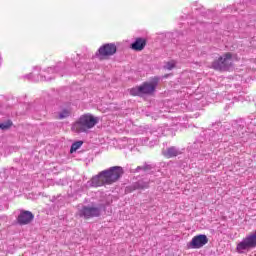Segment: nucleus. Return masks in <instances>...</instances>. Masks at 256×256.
<instances>
[{"label":"nucleus","instance_id":"5701e85b","mask_svg":"<svg viewBox=\"0 0 256 256\" xmlns=\"http://www.w3.org/2000/svg\"><path fill=\"white\" fill-rule=\"evenodd\" d=\"M51 201H52V203H55V201H57V198L55 196H53Z\"/></svg>","mask_w":256,"mask_h":256},{"label":"nucleus","instance_id":"f3484780","mask_svg":"<svg viewBox=\"0 0 256 256\" xmlns=\"http://www.w3.org/2000/svg\"><path fill=\"white\" fill-rule=\"evenodd\" d=\"M164 69H167L168 71H172V69H175V61L167 62L164 66Z\"/></svg>","mask_w":256,"mask_h":256},{"label":"nucleus","instance_id":"ddd939ff","mask_svg":"<svg viewBox=\"0 0 256 256\" xmlns=\"http://www.w3.org/2000/svg\"><path fill=\"white\" fill-rule=\"evenodd\" d=\"M83 145V141H76L71 145L70 153H75L78 149H81V146Z\"/></svg>","mask_w":256,"mask_h":256},{"label":"nucleus","instance_id":"2eb2a0df","mask_svg":"<svg viewBox=\"0 0 256 256\" xmlns=\"http://www.w3.org/2000/svg\"><path fill=\"white\" fill-rule=\"evenodd\" d=\"M60 70H61V66L50 67L47 69L46 73L48 75H51V73H59Z\"/></svg>","mask_w":256,"mask_h":256},{"label":"nucleus","instance_id":"4be33fe9","mask_svg":"<svg viewBox=\"0 0 256 256\" xmlns=\"http://www.w3.org/2000/svg\"><path fill=\"white\" fill-rule=\"evenodd\" d=\"M31 77H33V73H30V74L25 76L26 79H31Z\"/></svg>","mask_w":256,"mask_h":256},{"label":"nucleus","instance_id":"4468645a","mask_svg":"<svg viewBox=\"0 0 256 256\" xmlns=\"http://www.w3.org/2000/svg\"><path fill=\"white\" fill-rule=\"evenodd\" d=\"M71 115V110L69 109H63L59 115H58V119H67V117H69Z\"/></svg>","mask_w":256,"mask_h":256},{"label":"nucleus","instance_id":"7ed1b4c3","mask_svg":"<svg viewBox=\"0 0 256 256\" xmlns=\"http://www.w3.org/2000/svg\"><path fill=\"white\" fill-rule=\"evenodd\" d=\"M159 77H154L150 82H144L142 85L132 88L130 90V95L134 97H141L142 95H151L157 89L159 85Z\"/></svg>","mask_w":256,"mask_h":256},{"label":"nucleus","instance_id":"f03ea898","mask_svg":"<svg viewBox=\"0 0 256 256\" xmlns=\"http://www.w3.org/2000/svg\"><path fill=\"white\" fill-rule=\"evenodd\" d=\"M97 123H99L98 117H95L91 114H84L72 126V129L76 131V133H87V131H89V129H93Z\"/></svg>","mask_w":256,"mask_h":256},{"label":"nucleus","instance_id":"9b49d317","mask_svg":"<svg viewBox=\"0 0 256 256\" xmlns=\"http://www.w3.org/2000/svg\"><path fill=\"white\" fill-rule=\"evenodd\" d=\"M183 153L179 148L172 146L167 149V151L163 152V155L167 157L168 159H171V157H177L178 155H181Z\"/></svg>","mask_w":256,"mask_h":256},{"label":"nucleus","instance_id":"f257e3e1","mask_svg":"<svg viewBox=\"0 0 256 256\" xmlns=\"http://www.w3.org/2000/svg\"><path fill=\"white\" fill-rule=\"evenodd\" d=\"M122 175L123 167L113 166L92 177V179L87 182V185L88 187H103V185H113V183H116V181L121 179Z\"/></svg>","mask_w":256,"mask_h":256},{"label":"nucleus","instance_id":"dca6fc26","mask_svg":"<svg viewBox=\"0 0 256 256\" xmlns=\"http://www.w3.org/2000/svg\"><path fill=\"white\" fill-rule=\"evenodd\" d=\"M11 125H13V123L11 121L0 123V129H2V131H5V130L9 129V127H11Z\"/></svg>","mask_w":256,"mask_h":256},{"label":"nucleus","instance_id":"423d86ee","mask_svg":"<svg viewBox=\"0 0 256 256\" xmlns=\"http://www.w3.org/2000/svg\"><path fill=\"white\" fill-rule=\"evenodd\" d=\"M233 65V59L231 53H226L223 56H220L218 60L212 63V67L216 71H229Z\"/></svg>","mask_w":256,"mask_h":256},{"label":"nucleus","instance_id":"6e6552de","mask_svg":"<svg viewBox=\"0 0 256 256\" xmlns=\"http://www.w3.org/2000/svg\"><path fill=\"white\" fill-rule=\"evenodd\" d=\"M209 243V238L207 235L200 234L196 235L192 238V240L188 243V249H201L205 247Z\"/></svg>","mask_w":256,"mask_h":256},{"label":"nucleus","instance_id":"39448f33","mask_svg":"<svg viewBox=\"0 0 256 256\" xmlns=\"http://www.w3.org/2000/svg\"><path fill=\"white\" fill-rule=\"evenodd\" d=\"M105 209V206L100 204L98 206H83L79 211V217L84 219H93V217H100L101 212Z\"/></svg>","mask_w":256,"mask_h":256},{"label":"nucleus","instance_id":"412c9836","mask_svg":"<svg viewBox=\"0 0 256 256\" xmlns=\"http://www.w3.org/2000/svg\"><path fill=\"white\" fill-rule=\"evenodd\" d=\"M139 171H143V166H138L135 170L136 173H139Z\"/></svg>","mask_w":256,"mask_h":256},{"label":"nucleus","instance_id":"9d476101","mask_svg":"<svg viewBox=\"0 0 256 256\" xmlns=\"http://www.w3.org/2000/svg\"><path fill=\"white\" fill-rule=\"evenodd\" d=\"M146 45L147 40L145 38H136L130 47L133 51H143Z\"/></svg>","mask_w":256,"mask_h":256},{"label":"nucleus","instance_id":"20e7f679","mask_svg":"<svg viewBox=\"0 0 256 256\" xmlns=\"http://www.w3.org/2000/svg\"><path fill=\"white\" fill-rule=\"evenodd\" d=\"M251 249H256V230L246 235L236 246V251L240 255L249 253Z\"/></svg>","mask_w":256,"mask_h":256},{"label":"nucleus","instance_id":"0eeeda50","mask_svg":"<svg viewBox=\"0 0 256 256\" xmlns=\"http://www.w3.org/2000/svg\"><path fill=\"white\" fill-rule=\"evenodd\" d=\"M115 53H117V46L115 43H107L98 49L96 57H99V59H105V57H111Z\"/></svg>","mask_w":256,"mask_h":256},{"label":"nucleus","instance_id":"1a4fd4ad","mask_svg":"<svg viewBox=\"0 0 256 256\" xmlns=\"http://www.w3.org/2000/svg\"><path fill=\"white\" fill-rule=\"evenodd\" d=\"M33 219H35V215L31 211L22 210L18 215L17 221L19 225H29Z\"/></svg>","mask_w":256,"mask_h":256},{"label":"nucleus","instance_id":"f8f14e48","mask_svg":"<svg viewBox=\"0 0 256 256\" xmlns=\"http://www.w3.org/2000/svg\"><path fill=\"white\" fill-rule=\"evenodd\" d=\"M147 188H149V182H145L143 180H139L138 182H135L132 185L133 191H135L137 189H147Z\"/></svg>","mask_w":256,"mask_h":256},{"label":"nucleus","instance_id":"6ab92c4d","mask_svg":"<svg viewBox=\"0 0 256 256\" xmlns=\"http://www.w3.org/2000/svg\"><path fill=\"white\" fill-rule=\"evenodd\" d=\"M151 169H153V167H151V165L145 163L143 165V171H151Z\"/></svg>","mask_w":256,"mask_h":256},{"label":"nucleus","instance_id":"b1692460","mask_svg":"<svg viewBox=\"0 0 256 256\" xmlns=\"http://www.w3.org/2000/svg\"><path fill=\"white\" fill-rule=\"evenodd\" d=\"M0 67H1V57H0Z\"/></svg>","mask_w":256,"mask_h":256},{"label":"nucleus","instance_id":"a211bd4d","mask_svg":"<svg viewBox=\"0 0 256 256\" xmlns=\"http://www.w3.org/2000/svg\"><path fill=\"white\" fill-rule=\"evenodd\" d=\"M51 79H53V76H49L47 74H44L43 76L36 79V81H51Z\"/></svg>","mask_w":256,"mask_h":256},{"label":"nucleus","instance_id":"aec40b11","mask_svg":"<svg viewBox=\"0 0 256 256\" xmlns=\"http://www.w3.org/2000/svg\"><path fill=\"white\" fill-rule=\"evenodd\" d=\"M139 171H143V166H138L135 170L136 173H139Z\"/></svg>","mask_w":256,"mask_h":256}]
</instances>
